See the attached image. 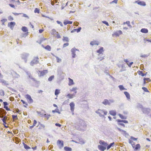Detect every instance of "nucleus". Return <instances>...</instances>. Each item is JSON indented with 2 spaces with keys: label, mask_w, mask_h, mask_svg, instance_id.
<instances>
[{
  "label": "nucleus",
  "mask_w": 151,
  "mask_h": 151,
  "mask_svg": "<svg viewBox=\"0 0 151 151\" xmlns=\"http://www.w3.org/2000/svg\"><path fill=\"white\" fill-rule=\"evenodd\" d=\"M54 78V76L52 75L49 77L48 79V81H51Z\"/></svg>",
  "instance_id": "nucleus-45"
},
{
  "label": "nucleus",
  "mask_w": 151,
  "mask_h": 151,
  "mask_svg": "<svg viewBox=\"0 0 151 151\" xmlns=\"http://www.w3.org/2000/svg\"><path fill=\"white\" fill-rule=\"evenodd\" d=\"M52 112L53 113L56 112L59 114H60V112L59 110L57 108L55 110H52Z\"/></svg>",
  "instance_id": "nucleus-37"
},
{
  "label": "nucleus",
  "mask_w": 151,
  "mask_h": 151,
  "mask_svg": "<svg viewBox=\"0 0 151 151\" xmlns=\"http://www.w3.org/2000/svg\"><path fill=\"white\" fill-rule=\"evenodd\" d=\"M8 19L9 21H13L14 20V18L11 16H10L8 17Z\"/></svg>",
  "instance_id": "nucleus-57"
},
{
  "label": "nucleus",
  "mask_w": 151,
  "mask_h": 151,
  "mask_svg": "<svg viewBox=\"0 0 151 151\" xmlns=\"http://www.w3.org/2000/svg\"><path fill=\"white\" fill-rule=\"evenodd\" d=\"M110 114L113 116H116V111L114 110H111L109 112Z\"/></svg>",
  "instance_id": "nucleus-21"
},
{
  "label": "nucleus",
  "mask_w": 151,
  "mask_h": 151,
  "mask_svg": "<svg viewBox=\"0 0 151 151\" xmlns=\"http://www.w3.org/2000/svg\"><path fill=\"white\" fill-rule=\"evenodd\" d=\"M114 144V142L111 143L109 145H108L107 147V149L108 150Z\"/></svg>",
  "instance_id": "nucleus-32"
},
{
  "label": "nucleus",
  "mask_w": 151,
  "mask_h": 151,
  "mask_svg": "<svg viewBox=\"0 0 151 151\" xmlns=\"http://www.w3.org/2000/svg\"><path fill=\"white\" fill-rule=\"evenodd\" d=\"M29 55V54L27 53H23L21 55L22 58L24 60L25 63L27 62V58Z\"/></svg>",
  "instance_id": "nucleus-2"
},
{
  "label": "nucleus",
  "mask_w": 151,
  "mask_h": 151,
  "mask_svg": "<svg viewBox=\"0 0 151 151\" xmlns=\"http://www.w3.org/2000/svg\"><path fill=\"white\" fill-rule=\"evenodd\" d=\"M44 48L49 51H50L51 50V47L49 45H47Z\"/></svg>",
  "instance_id": "nucleus-35"
},
{
  "label": "nucleus",
  "mask_w": 151,
  "mask_h": 151,
  "mask_svg": "<svg viewBox=\"0 0 151 151\" xmlns=\"http://www.w3.org/2000/svg\"><path fill=\"white\" fill-rule=\"evenodd\" d=\"M7 21V19H2L1 22H2V25H4V22Z\"/></svg>",
  "instance_id": "nucleus-46"
},
{
  "label": "nucleus",
  "mask_w": 151,
  "mask_h": 151,
  "mask_svg": "<svg viewBox=\"0 0 151 151\" xmlns=\"http://www.w3.org/2000/svg\"><path fill=\"white\" fill-rule=\"evenodd\" d=\"M22 30L23 32H26L28 31L27 28L25 26H23L22 27Z\"/></svg>",
  "instance_id": "nucleus-33"
},
{
  "label": "nucleus",
  "mask_w": 151,
  "mask_h": 151,
  "mask_svg": "<svg viewBox=\"0 0 151 151\" xmlns=\"http://www.w3.org/2000/svg\"><path fill=\"white\" fill-rule=\"evenodd\" d=\"M52 34L54 35H56L57 33H58V32H56L55 29H53L52 30Z\"/></svg>",
  "instance_id": "nucleus-39"
},
{
  "label": "nucleus",
  "mask_w": 151,
  "mask_h": 151,
  "mask_svg": "<svg viewBox=\"0 0 151 151\" xmlns=\"http://www.w3.org/2000/svg\"><path fill=\"white\" fill-rule=\"evenodd\" d=\"M0 82L1 83L3 84H4L6 86L9 85V83H8L6 81L3 79L1 80Z\"/></svg>",
  "instance_id": "nucleus-23"
},
{
  "label": "nucleus",
  "mask_w": 151,
  "mask_h": 151,
  "mask_svg": "<svg viewBox=\"0 0 151 151\" xmlns=\"http://www.w3.org/2000/svg\"><path fill=\"white\" fill-rule=\"evenodd\" d=\"M102 23L105 24H106L107 26H109V24L106 21H102Z\"/></svg>",
  "instance_id": "nucleus-60"
},
{
  "label": "nucleus",
  "mask_w": 151,
  "mask_h": 151,
  "mask_svg": "<svg viewBox=\"0 0 151 151\" xmlns=\"http://www.w3.org/2000/svg\"><path fill=\"white\" fill-rule=\"evenodd\" d=\"M118 87L119 88V89L121 91H122L123 90H127V89L126 88H125L123 85H120L118 86Z\"/></svg>",
  "instance_id": "nucleus-31"
},
{
  "label": "nucleus",
  "mask_w": 151,
  "mask_h": 151,
  "mask_svg": "<svg viewBox=\"0 0 151 151\" xmlns=\"http://www.w3.org/2000/svg\"><path fill=\"white\" fill-rule=\"evenodd\" d=\"M81 29V27H78V29H74L71 31V32L73 33L75 32H77L78 33L79 32Z\"/></svg>",
  "instance_id": "nucleus-15"
},
{
  "label": "nucleus",
  "mask_w": 151,
  "mask_h": 151,
  "mask_svg": "<svg viewBox=\"0 0 151 151\" xmlns=\"http://www.w3.org/2000/svg\"><path fill=\"white\" fill-rule=\"evenodd\" d=\"M79 23L77 22H74L73 23V25L75 26H77L78 25Z\"/></svg>",
  "instance_id": "nucleus-64"
},
{
  "label": "nucleus",
  "mask_w": 151,
  "mask_h": 151,
  "mask_svg": "<svg viewBox=\"0 0 151 151\" xmlns=\"http://www.w3.org/2000/svg\"><path fill=\"white\" fill-rule=\"evenodd\" d=\"M36 112L38 114H40V116L41 117H43V116H44V113L42 112L37 111Z\"/></svg>",
  "instance_id": "nucleus-40"
},
{
  "label": "nucleus",
  "mask_w": 151,
  "mask_h": 151,
  "mask_svg": "<svg viewBox=\"0 0 151 151\" xmlns=\"http://www.w3.org/2000/svg\"><path fill=\"white\" fill-rule=\"evenodd\" d=\"M98 147L99 149L101 151H104L106 149V146H103L100 145H98Z\"/></svg>",
  "instance_id": "nucleus-12"
},
{
  "label": "nucleus",
  "mask_w": 151,
  "mask_h": 151,
  "mask_svg": "<svg viewBox=\"0 0 151 151\" xmlns=\"http://www.w3.org/2000/svg\"><path fill=\"white\" fill-rule=\"evenodd\" d=\"M122 32L119 30L118 31L116 32L114 34H113V35H115L116 36H119V35H120L122 34Z\"/></svg>",
  "instance_id": "nucleus-14"
},
{
  "label": "nucleus",
  "mask_w": 151,
  "mask_h": 151,
  "mask_svg": "<svg viewBox=\"0 0 151 151\" xmlns=\"http://www.w3.org/2000/svg\"><path fill=\"white\" fill-rule=\"evenodd\" d=\"M55 57L56 58L57 62L58 63H60L61 62V59L60 58H59L57 56H55Z\"/></svg>",
  "instance_id": "nucleus-49"
},
{
  "label": "nucleus",
  "mask_w": 151,
  "mask_h": 151,
  "mask_svg": "<svg viewBox=\"0 0 151 151\" xmlns=\"http://www.w3.org/2000/svg\"><path fill=\"white\" fill-rule=\"evenodd\" d=\"M118 115L122 119H127V117L125 116H124L123 115L119 114H118Z\"/></svg>",
  "instance_id": "nucleus-38"
},
{
  "label": "nucleus",
  "mask_w": 151,
  "mask_h": 151,
  "mask_svg": "<svg viewBox=\"0 0 151 151\" xmlns=\"http://www.w3.org/2000/svg\"><path fill=\"white\" fill-rule=\"evenodd\" d=\"M140 32L142 33H146L148 32V31L147 29L142 28L141 29Z\"/></svg>",
  "instance_id": "nucleus-25"
},
{
  "label": "nucleus",
  "mask_w": 151,
  "mask_h": 151,
  "mask_svg": "<svg viewBox=\"0 0 151 151\" xmlns=\"http://www.w3.org/2000/svg\"><path fill=\"white\" fill-rule=\"evenodd\" d=\"M104 51V48L103 47H101L100 48L96 51V52L100 54Z\"/></svg>",
  "instance_id": "nucleus-16"
},
{
  "label": "nucleus",
  "mask_w": 151,
  "mask_h": 151,
  "mask_svg": "<svg viewBox=\"0 0 151 151\" xmlns=\"http://www.w3.org/2000/svg\"><path fill=\"white\" fill-rule=\"evenodd\" d=\"M3 105H4V107H5L7 105H8L9 104L6 101H4L3 102Z\"/></svg>",
  "instance_id": "nucleus-59"
},
{
  "label": "nucleus",
  "mask_w": 151,
  "mask_h": 151,
  "mask_svg": "<svg viewBox=\"0 0 151 151\" xmlns=\"http://www.w3.org/2000/svg\"><path fill=\"white\" fill-rule=\"evenodd\" d=\"M124 93L128 99H130V96L128 92L127 91H125L124 92Z\"/></svg>",
  "instance_id": "nucleus-24"
},
{
  "label": "nucleus",
  "mask_w": 151,
  "mask_h": 151,
  "mask_svg": "<svg viewBox=\"0 0 151 151\" xmlns=\"http://www.w3.org/2000/svg\"><path fill=\"white\" fill-rule=\"evenodd\" d=\"M72 23L73 22L72 21H69L68 20H65L63 22V24L64 25H66L68 24H72Z\"/></svg>",
  "instance_id": "nucleus-20"
},
{
  "label": "nucleus",
  "mask_w": 151,
  "mask_h": 151,
  "mask_svg": "<svg viewBox=\"0 0 151 151\" xmlns=\"http://www.w3.org/2000/svg\"><path fill=\"white\" fill-rule=\"evenodd\" d=\"M68 79L69 80V83L68 84V85L69 86H70L73 84H74V83L73 82V80L70 78H69Z\"/></svg>",
  "instance_id": "nucleus-30"
},
{
  "label": "nucleus",
  "mask_w": 151,
  "mask_h": 151,
  "mask_svg": "<svg viewBox=\"0 0 151 151\" xmlns=\"http://www.w3.org/2000/svg\"><path fill=\"white\" fill-rule=\"evenodd\" d=\"M24 148L26 150H28L30 148V147H29L25 144H24Z\"/></svg>",
  "instance_id": "nucleus-48"
},
{
  "label": "nucleus",
  "mask_w": 151,
  "mask_h": 151,
  "mask_svg": "<svg viewBox=\"0 0 151 151\" xmlns=\"http://www.w3.org/2000/svg\"><path fill=\"white\" fill-rule=\"evenodd\" d=\"M51 116V115L50 114H44V117L47 119H48L49 117Z\"/></svg>",
  "instance_id": "nucleus-43"
},
{
  "label": "nucleus",
  "mask_w": 151,
  "mask_h": 151,
  "mask_svg": "<svg viewBox=\"0 0 151 151\" xmlns=\"http://www.w3.org/2000/svg\"><path fill=\"white\" fill-rule=\"evenodd\" d=\"M45 127V126L42 124H40V125L39 127V129H42L44 128Z\"/></svg>",
  "instance_id": "nucleus-47"
},
{
  "label": "nucleus",
  "mask_w": 151,
  "mask_h": 151,
  "mask_svg": "<svg viewBox=\"0 0 151 151\" xmlns=\"http://www.w3.org/2000/svg\"><path fill=\"white\" fill-rule=\"evenodd\" d=\"M63 41H65L66 42H68V38L67 37H63Z\"/></svg>",
  "instance_id": "nucleus-54"
},
{
  "label": "nucleus",
  "mask_w": 151,
  "mask_h": 151,
  "mask_svg": "<svg viewBox=\"0 0 151 151\" xmlns=\"http://www.w3.org/2000/svg\"><path fill=\"white\" fill-rule=\"evenodd\" d=\"M60 93V90L58 89H55V95L57 96Z\"/></svg>",
  "instance_id": "nucleus-36"
},
{
  "label": "nucleus",
  "mask_w": 151,
  "mask_h": 151,
  "mask_svg": "<svg viewBox=\"0 0 151 151\" xmlns=\"http://www.w3.org/2000/svg\"><path fill=\"white\" fill-rule=\"evenodd\" d=\"M56 22L58 24H60L61 27L63 26V24L61 22L57 20V21Z\"/></svg>",
  "instance_id": "nucleus-52"
},
{
  "label": "nucleus",
  "mask_w": 151,
  "mask_h": 151,
  "mask_svg": "<svg viewBox=\"0 0 151 151\" xmlns=\"http://www.w3.org/2000/svg\"><path fill=\"white\" fill-rule=\"evenodd\" d=\"M150 110L149 108L144 107L142 111L144 114L148 115L150 113Z\"/></svg>",
  "instance_id": "nucleus-5"
},
{
  "label": "nucleus",
  "mask_w": 151,
  "mask_h": 151,
  "mask_svg": "<svg viewBox=\"0 0 151 151\" xmlns=\"http://www.w3.org/2000/svg\"><path fill=\"white\" fill-rule=\"evenodd\" d=\"M0 117L2 118L1 120L3 122H4L5 121V120L7 118V117L6 116H5L4 117L1 116Z\"/></svg>",
  "instance_id": "nucleus-42"
},
{
  "label": "nucleus",
  "mask_w": 151,
  "mask_h": 151,
  "mask_svg": "<svg viewBox=\"0 0 151 151\" xmlns=\"http://www.w3.org/2000/svg\"><path fill=\"white\" fill-rule=\"evenodd\" d=\"M64 150L65 151H71L72 150V149L71 147L67 146L65 147H64Z\"/></svg>",
  "instance_id": "nucleus-27"
},
{
  "label": "nucleus",
  "mask_w": 151,
  "mask_h": 151,
  "mask_svg": "<svg viewBox=\"0 0 151 151\" xmlns=\"http://www.w3.org/2000/svg\"><path fill=\"white\" fill-rule=\"evenodd\" d=\"M130 139L134 141H136L137 140V138H135L133 137H131Z\"/></svg>",
  "instance_id": "nucleus-61"
},
{
  "label": "nucleus",
  "mask_w": 151,
  "mask_h": 151,
  "mask_svg": "<svg viewBox=\"0 0 151 151\" xmlns=\"http://www.w3.org/2000/svg\"><path fill=\"white\" fill-rule=\"evenodd\" d=\"M104 111L100 109H98L97 111H96V113L98 114L101 117H104V116L102 114L103 113Z\"/></svg>",
  "instance_id": "nucleus-9"
},
{
  "label": "nucleus",
  "mask_w": 151,
  "mask_h": 151,
  "mask_svg": "<svg viewBox=\"0 0 151 151\" xmlns=\"http://www.w3.org/2000/svg\"><path fill=\"white\" fill-rule=\"evenodd\" d=\"M39 12H40V9H39L37 8H36L34 10L35 13H39Z\"/></svg>",
  "instance_id": "nucleus-53"
},
{
  "label": "nucleus",
  "mask_w": 151,
  "mask_h": 151,
  "mask_svg": "<svg viewBox=\"0 0 151 151\" xmlns=\"http://www.w3.org/2000/svg\"><path fill=\"white\" fill-rule=\"evenodd\" d=\"M4 108L5 109H6V110L7 111H10V109H9L8 107V106H5V107H4Z\"/></svg>",
  "instance_id": "nucleus-63"
},
{
  "label": "nucleus",
  "mask_w": 151,
  "mask_h": 151,
  "mask_svg": "<svg viewBox=\"0 0 151 151\" xmlns=\"http://www.w3.org/2000/svg\"><path fill=\"white\" fill-rule=\"evenodd\" d=\"M39 58L38 57H34L33 60L30 62V65L32 66H33L35 64H37L39 62L38 60Z\"/></svg>",
  "instance_id": "nucleus-1"
},
{
  "label": "nucleus",
  "mask_w": 151,
  "mask_h": 151,
  "mask_svg": "<svg viewBox=\"0 0 151 151\" xmlns=\"http://www.w3.org/2000/svg\"><path fill=\"white\" fill-rule=\"evenodd\" d=\"M12 117L13 119H14L15 120H17L18 119V117L17 115H12Z\"/></svg>",
  "instance_id": "nucleus-50"
},
{
  "label": "nucleus",
  "mask_w": 151,
  "mask_h": 151,
  "mask_svg": "<svg viewBox=\"0 0 151 151\" xmlns=\"http://www.w3.org/2000/svg\"><path fill=\"white\" fill-rule=\"evenodd\" d=\"M136 107L137 108H140L142 110V109L144 108L143 106L140 104L139 103H137V104Z\"/></svg>",
  "instance_id": "nucleus-22"
},
{
  "label": "nucleus",
  "mask_w": 151,
  "mask_h": 151,
  "mask_svg": "<svg viewBox=\"0 0 151 151\" xmlns=\"http://www.w3.org/2000/svg\"><path fill=\"white\" fill-rule=\"evenodd\" d=\"M0 94L1 96H4L5 94L4 91L2 89L0 90Z\"/></svg>",
  "instance_id": "nucleus-44"
},
{
  "label": "nucleus",
  "mask_w": 151,
  "mask_h": 151,
  "mask_svg": "<svg viewBox=\"0 0 151 151\" xmlns=\"http://www.w3.org/2000/svg\"><path fill=\"white\" fill-rule=\"evenodd\" d=\"M16 25V23L14 22H9L8 24V27L10 28L12 30L13 29L14 26Z\"/></svg>",
  "instance_id": "nucleus-7"
},
{
  "label": "nucleus",
  "mask_w": 151,
  "mask_h": 151,
  "mask_svg": "<svg viewBox=\"0 0 151 151\" xmlns=\"http://www.w3.org/2000/svg\"><path fill=\"white\" fill-rule=\"evenodd\" d=\"M70 106V110L72 112H73L74 111L75 104L73 102H71L69 104Z\"/></svg>",
  "instance_id": "nucleus-11"
},
{
  "label": "nucleus",
  "mask_w": 151,
  "mask_h": 151,
  "mask_svg": "<svg viewBox=\"0 0 151 151\" xmlns=\"http://www.w3.org/2000/svg\"><path fill=\"white\" fill-rule=\"evenodd\" d=\"M15 111L18 113L20 114H21L22 113V112L18 109H16Z\"/></svg>",
  "instance_id": "nucleus-58"
},
{
  "label": "nucleus",
  "mask_w": 151,
  "mask_h": 151,
  "mask_svg": "<svg viewBox=\"0 0 151 151\" xmlns=\"http://www.w3.org/2000/svg\"><path fill=\"white\" fill-rule=\"evenodd\" d=\"M99 143L101 145H103L104 146H106L108 145V144L107 143L105 142L104 141L102 140H100L99 141Z\"/></svg>",
  "instance_id": "nucleus-18"
},
{
  "label": "nucleus",
  "mask_w": 151,
  "mask_h": 151,
  "mask_svg": "<svg viewBox=\"0 0 151 151\" xmlns=\"http://www.w3.org/2000/svg\"><path fill=\"white\" fill-rule=\"evenodd\" d=\"M47 70H43V71H39L38 72V76H43L47 73Z\"/></svg>",
  "instance_id": "nucleus-6"
},
{
  "label": "nucleus",
  "mask_w": 151,
  "mask_h": 151,
  "mask_svg": "<svg viewBox=\"0 0 151 151\" xmlns=\"http://www.w3.org/2000/svg\"><path fill=\"white\" fill-rule=\"evenodd\" d=\"M76 51H78L79 52V51L78 49H76L75 47H73L71 49V51L72 53V56L73 58H75L76 55Z\"/></svg>",
  "instance_id": "nucleus-3"
},
{
  "label": "nucleus",
  "mask_w": 151,
  "mask_h": 151,
  "mask_svg": "<svg viewBox=\"0 0 151 151\" xmlns=\"http://www.w3.org/2000/svg\"><path fill=\"white\" fill-rule=\"evenodd\" d=\"M127 24V25H128L130 28L132 27V26L130 24V22L129 21H127L126 22H124L123 24Z\"/></svg>",
  "instance_id": "nucleus-34"
},
{
  "label": "nucleus",
  "mask_w": 151,
  "mask_h": 151,
  "mask_svg": "<svg viewBox=\"0 0 151 151\" xmlns=\"http://www.w3.org/2000/svg\"><path fill=\"white\" fill-rule=\"evenodd\" d=\"M102 103L105 105H110V103L109 102L108 100L107 99H104Z\"/></svg>",
  "instance_id": "nucleus-17"
},
{
  "label": "nucleus",
  "mask_w": 151,
  "mask_h": 151,
  "mask_svg": "<svg viewBox=\"0 0 151 151\" xmlns=\"http://www.w3.org/2000/svg\"><path fill=\"white\" fill-rule=\"evenodd\" d=\"M28 32H27L26 33H24L22 34V37H26L27 35L28 34Z\"/></svg>",
  "instance_id": "nucleus-55"
},
{
  "label": "nucleus",
  "mask_w": 151,
  "mask_h": 151,
  "mask_svg": "<svg viewBox=\"0 0 151 151\" xmlns=\"http://www.w3.org/2000/svg\"><path fill=\"white\" fill-rule=\"evenodd\" d=\"M9 100L12 101H13L14 100V98L13 97H10L9 98Z\"/></svg>",
  "instance_id": "nucleus-62"
},
{
  "label": "nucleus",
  "mask_w": 151,
  "mask_h": 151,
  "mask_svg": "<svg viewBox=\"0 0 151 151\" xmlns=\"http://www.w3.org/2000/svg\"><path fill=\"white\" fill-rule=\"evenodd\" d=\"M138 73L139 75H141L143 77L145 76L147 73H146L145 74L144 73H143L142 71L139 70L138 72Z\"/></svg>",
  "instance_id": "nucleus-29"
},
{
  "label": "nucleus",
  "mask_w": 151,
  "mask_h": 151,
  "mask_svg": "<svg viewBox=\"0 0 151 151\" xmlns=\"http://www.w3.org/2000/svg\"><path fill=\"white\" fill-rule=\"evenodd\" d=\"M121 132L123 134H124L125 135H128L129 134L128 133H127L124 130H122V131Z\"/></svg>",
  "instance_id": "nucleus-56"
},
{
  "label": "nucleus",
  "mask_w": 151,
  "mask_h": 151,
  "mask_svg": "<svg viewBox=\"0 0 151 151\" xmlns=\"http://www.w3.org/2000/svg\"><path fill=\"white\" fill-rule=\"evenodd\" d=\"M134 3H137L138 5L141 6H145L146 5V3L145 2L141 1L139 0L135 1Z\"/></svg>",
  "instance_id": "nucleus-8"
},
{
  "label": "nucleus",
  "mask_w": 151,
  "mask_h": 151,
  "mask_svg": "<svg viewBox=\"0 0 151 151\" xmlns=\"http://www.w3.org/2000/svg\"><path fill=\"white\" fill-rule=\"evenodd\" d=\"M25 98L29 101L30 103H32L33 101V100L31 98L30 95L29 94H27L25 95Z\"/></svg>",
  "instance_id": "nucleus-10"
},
{
  "label": "nucleus",
  "mask_w": 151,
  "mask_h": 151,
  "mask_svg": "<svg viewBox=\"0 0 151 151\" xmlns=\"http://www.w3.org/2000/svg\"><path fill=\"white\" fill-rule=\"evenodd\" d=\"M142 89L145 92H148L149 91H148L147 88L145 87H142Z\"/></svg>",
  "instance_id": "nucleus-51"
},
{
  "label": "nucleus",
  "mask_w": 151,
  "mask_h": 151,
  "mask_svg": "<svg viewBox=\"0 0 151 151\" xmlns=\"http://www.w3.org/2000/svg\"><path fill=\"white\" fill-rule=\"evenodd\" d=\"M118 123L123 122L124 123H128V121L126 120H121L120 119H117L116 120Z\"/></svg>",
  "instance_id": "nucleus-19"
},
{
  "label": "nucleus",
  "mask_w": 151,
  "mask_h": 151,
  "mask_svg": "<svg viewBox=\"0 0 151 151\" xmlns=\"http://www.w3.org/2000/svg\"><path fill=\"white\" fill-rule=\"evenodd\" d=\"M99 42L95 40L91 41L90 43V45L92 46L96 45H98L99 44Z\"/></svg>",
  "instance_id": "nucleus-13"
},
{
  "label": "nucleus",
  "mask_w": 151,
  "mask_h": 151,
  "mask_svg": "<svg viewBox=\"0 0 151 151\" xmlns=\"http://www.w3.org/2000/svg\"><path fill=\"white\" fill-rule=\"evenodd\" d=\"M140 148V145L139 144H137L136 145V147L134 148V150L137 151Z\"/></svg>",
  "instance_id": "nucleus-26"
},
{
  "label": "nucleus",
  "mask_w": 151,
  "mask_h": 151,
  "mask_svg": "<svg viewBox=\"0 0 151 151\" xmlns=\"http://www.w3.org/2000/svg\"><path fill=\"white\" fill-rule=\"evenodd\" d=\"M75 96V94L74 93L72 94L68 93L67 94V96L69 99H72Z\"/></svg>",
  "instance_id": "nucleus-28"
},
{
  "label": "nucleus",
  "mask_w": 151,
  "mask_h": 151,
  "mask_svg": "<svg viewBox=\"0 0 151 151\" xmlns=\"http://www.w3.org/2000/svg\"><path fill=\"white\" fill-rule=\"evenodd\" d=\"M57 144L60 149H61L64 146L63 142L62 140L58 139L57 141Z\"/></svg>",
  "instance_id": "nucleus-4"
},
{
  "label": "nucleus",
  "mask_w": 151,
  "mask_h": 151,
  "mask_svg": "<svg viewBox=\"0 0 151 151\" xmlns=\"http://www.w3.org/2000/svg\"><path fill=\"white\" fill-rule=\"evenodd\" d=\"M21 101H22V103L24 104H25V105H24V106L25 107H26V108H27V106H27L28 105V104L26 102H25L23 100H21Z\"/></svg>",
  "instance_id": "nucleus-41"
}]
</instances>
